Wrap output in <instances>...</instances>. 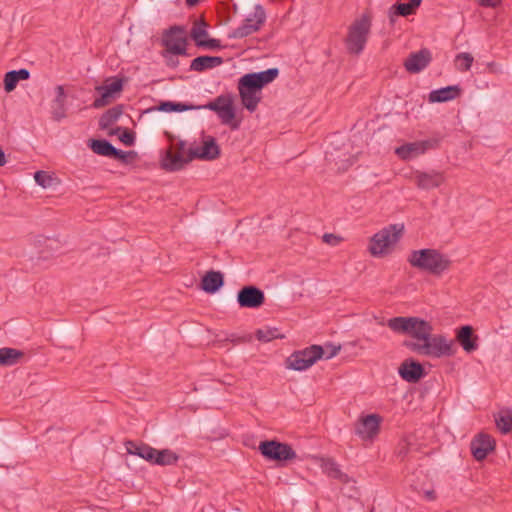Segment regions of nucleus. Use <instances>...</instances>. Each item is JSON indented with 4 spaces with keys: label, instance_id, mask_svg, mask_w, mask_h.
Segmentation results:
<instances>
[{
    "label": "nucleus",
    "instance_id": "1",
    "mask_svg": "<svg viewBox=\"0 0 512 512\" xmlns=\"http://www.w3.org/2000/svg\"><path fill=\"white\" fill-rule=\"evenodd\" d=\"M387 326L396 333L408 334L413 340H405L403 346L410 351L431 358L449 357L455 354L453 341L444 335H433L432 325L418 317H393L387 321Z\"/></svg>",
    "mask_w": 512,
    "mask_h": 512
},
{
    "label": "nucleus",
    "instance_id": "2",
    "mask_svg": "<svg viewBox=\"0 0 512 512\" xmlns=\"http://www.w3.org/2000/svg\"><path fill=\"white\" fill-rule=\"evenodd\" d=\"M279 75L278 68H269L260 72L243 75L238 81V90L243 106L254 112L261 100L260 92L264 86L273 82Z\"/></svg>",
    "mask_w": 512,
    "mask_h": 512
},
{
    "label": "nucleus",
    "instance_id": "3",
    "mask_svg": "<svg viewBox=\"0 0 512 512\" xmlns=\"http://www.w3.org/2000/svg\"><path fill=\"white\" fill-rule=\"evenodd\" d=\"M407 261L413 268L434 276L442 275L451 266V260L447 255L432 248L411 251Z\"/></svg>",
    "mask_w": 512,
    "mask_h": 512
},
{
    "label": "nucleus",
    "instance_id": "4",
    "mask_svg": "<svg viewBox=\"0 0 512 512\" xmlns=\"http://www.w3.org/2000/svg\"><path fill=\"white\" fill-rule=\"evenodd\" d=\"M372 21L368 14L357 18L348 28L345 39L346 49L350 54L359 55L365 48L371 30Z\"/></svg>",
    "mask_w": 512,
    "mask_h": 512
},
{
    "label": "nucleus",
    "instance_id": "5",
    "mask_svg": "<svg viewBox=\"0 0 512 512\" xmlns=\"http://www.w3.org/2000/svg\"><path fill=\"white\" fill-rule=\"evenodd\" d=\"M404 232V224H390L374 234L369 245V252L376 257L388 253L391 246L395 245Z\"/></svg>",
    "mask_w": 512,
    "mask_h": 512
},
{
    "label": "nucleus",
    "instance_id": "6",
    "mask_svg": "<svg viewBox=\"0 0 512 512\" xmlns=\"http://www.w3.org/2000/svg\"><path fill=\"white\" fill-rule=\"evenodd\" d=\"M324 349L320 345H311L293 352L286 359V367L295 371H303L311 367L317 360L323 358Z\"/></svg>",
    "mask_w": 512,
    "mask_h": 512
},
{
    "label": "nucleus",
    "instance_id": "7",
    "mask_svg": "<svg viewBox=\"0 0 512 512\" xmlns=\"http://www.w3.org/2000/svg\"><path fill=\"white\" fill-rule=\"evenodd\" d=\"M259 451L266 459L278 462L293 460L297 457L296 452L289 444L276 440L260 442Z\"/></svg>",
    "mask_w": 512,
    "mask_h": 512
},
{
    "label": "nucleus",
    "instance_id": "8",
    "mask_svg": "<svg viewBox=\"0 0 512 512\" xmlns=\"http://www.w3.org/2000/svg\"><path fill=\"white\" fill-rule=\"evenodd\" d=\"M185 29L183 26L174 25L165 30L162 38V44L167 52L173 55L187 56V40L183 36Z\"/></svg>",
    "mask_w": 512,
    "mask_h": 512
},
{
    "label": "nucleus",
    "instance_id": "9",
    "mask_svg": "<svg viewBox=\"0 0 512 512\" xmlns=\"http://www.w3.org/2000/svg\"><path fill=\"white\" fill-rule=\"evenodd\" d=\"M438 146V139H427L403 144L395 149V153L403 160H411Z\"/></svg>",
    "mask_w": 512,
    "mask_h": 512
},
{
    "label": "nucleus",
    "instance_id": "10",
    "mask_svg": "<svg viewBox=\"0 0 512 512\" xmlns=\"http://www.w3.org/2000/svg\"><path fill=\"white\" fill-rule=\"evenodd\" d=\"M237 302L241 308L256 309L264 304L265 294L256 286L247 285L238 291Z\"/></svg>",
    "mask_w": 512,
    "mask_h": 512
},
{
    "label": "nucleus",
    "instance_id": "11",
    "mask_svg": "<svg viewBox=\"0 0 512 512\" xmlns=\"http://www.w3.org/2000/svg\"><path fill=\"white\" fill-rule=\"evenodd\" d=\"M415 185L421 190H431L440 187L445 182L444 173L437 170L415 171L413 174Z\"/></svg>",
    "mask_w": 512,
    "mask_h": 512
},
{
    "label": "nucleus",
    "instance_id": "12",
    "mask_svg": "<svg viewBox=\"0 0 512 512\" xmlns=\"http://www.w3.org/2000/svg\"><path fill=\"white\" fill-rule=\"evenodd\" d=\"M123 89V80L122 79H114L112 82L108 83V81L101 86L96 87V91L100 93V97L96 98L92 107L95 109H100L108 105L113 99L114 94L121 92Z\"/></svg>",
    "mask_w": 512,
    "mask_h": 512
},
{
    "label": "nucleus",
    "instance_id": "13",
    "mask_svg": "<svg viewBox=\"0 0 512 512\" xmlns=\"http://www.w3.org/2000/svg\"><path fill=\"white\" fill-rule=\"evenodd\" d=\"M382 418L377 414L362 417L356 424L355 433L363 440L373 439L380 430Z\"/></svg>",
    "mask_w": 512,
    "mask_h": 512
},
{
    "label": "nucleus",
    "instance_id": "14",
    "mask_svg": "<svg viewBox=\"0 0 512 512\" xmlns=\"http://www.w3.org/2000/svg\"><path fill=\"white\" fill-rule=\"evenodd\" d=\"M400 377L408 383H417L425 376V370L421 363L412 358L405 359L398 368Z\"/></svg>",
    "mask_w": 512,
    "mask_h": 512
},
{
    "label": "nucleus",
    "instance_id": "15",
    "mask_svg": "<svg viewBox=\"0 0 512 512\" xmlns=\"http://www.w3.org/2000/svg\"><path fill=\"white\" fill-rule=\"evenodd\" d=\"M495 448V440L488 434H479L470 444L473 457L477 461L484 460L487 455Z\"/></svg>",
    "mask_w": 512,
    "mask_h": 512
},
{
    "label": "nucleus",
    "instance_id": "16",
    "mask_svg": "<svg viewBox=\"0 0 512 512\" xmlns=\"http://www.w3.org/2000/svg\"><path fill=\"white\" fill-rule=\"evenodd\" d=\"M220 155V148L212 136L206 137L201 147L190 148V159L215 160Z\"/></svg>",
    "mask_w": 512,
    "mask_h": 512
},
{
    "label": "nucleus",
    "instance_id": "17",
    "mask_svg": "<svg viewBox=\"0 0 512 512\" xmlns=\"http://www.w3.org/2000/svg\"><path fill=\"white\" fill-rule=\"evenodd\" d=\"M432 60L430 50L423 48L417 52H413L404 61L405 69L410 73H418L425 69Z\"/></svg>",
    "mask_w": 512,
    "mask_h": 512
},
{
    "label": "nucleus",
    "instance_id": "18",
    "mask_svg": "<svg viewBox=\"0 0 512 512\" xmlns=\"http://www.w3.org/2000/svg\"><path fill=\"white\" fill-rule=\"evenodd\" d=\"M192 160L193 159H190V149L187 155L169 150L162 160V167L167 171H179Z\"/></svg>",
    "mask_w": 512,
    "mask_h": 512
},
{
    "label": "nucleus",
    "instance_id": "19",
    "mask_svg": "<svg viewBox=\"0 0 512 512\" xmlns=\"http://www.w3.org/2000/svg\"><path fill=\"white\" fill-rule=\"evenodd\" d=\"M456 339L467 353H471L478 348V337L474 335L473 328L470 325L462 326L457 331Z\"/></svg>",
    "mask_w": 512,
    "mask_h": 512
},
{
    "label": "nucleus",
    "instance_id": "20",
    "mask_svg": "<svg viewBox=\"0 0 512 512\" xmlns=\"http://www.w3.org/2000/svg\"><path fill=\"white\" fill-rule=\"evenodd\" d=\"M461 94L458 85L446 86L429 93L428 100L431 103H442L456 99Z\"/></svg>",
    "mask_w": 512,
    "mask_h": 512
},
{
    "label": "nucleus",
    "instance_id": "21",
    "mask_svg": "<svg viewBox=\"0 0 512 512\" xmlns=\"http://www.w3.org/2000/svg\"><path fill=\"white\" fill-rule=\"evenodd\" d=\"M126 450L131 455H136L153 464L156 449L145 443H137L134 441H127L125 443Z\"/></svg>",
    "mask_w": 512,
    "mask_h": 512
},
{
    "label": "nucleus",
    "instance_id": "22",
    "mask_svg": "<svg viewBox=\"0 0 512 512\" xmlns=\"http://www.w3.org/2000/svg\"><path fill=\"white\" fill-rule=\"evenodd\" d=\"M224 63V59L220 56L203 55L194 58L190 64V70L195 72H203L213 69Z\"/></svg>",
    "mask_w": 512,
    "mask_h": 512
},
{
    "label": "nucleus",
    "instance_id": "23",
    "mask_svg": "<svg viewBox=\"0 0 512 512\" xmlns=\"http://www.w3.org/2000/svg\"><path fill=\"white\" fill-rule=\"evenodd\" d=\"M224 285V276L220 271L210 270L201 280V288L206 293L213 294Z\"/></svg>",
    "mask_w": 512,
    "mask_h": 512
},
{
    "label": "nucleus",
    "instance_id": "24",
    "mask_svg": "<svg viewBox=\"0 0 512 512\" xmlns=\"http://www.w3.org/2000/svg\"><path fill=\"white\" fill-rule=\"evenodd\" d=\"M56 96L52 102L51 113L52 117L55 121H61L66 117V94L64 91V87L62 85H58L55 88Z\"/></svg>",
    "mask_w": 512,
    "mask_h": 512
},
{
    "label": "nucleus",
    "instance_id": "25",
    "mask_svg": "<svg viewBox=\"0 0 512 512\" xmlns=\"http://www.w3.org/2000/svg\"><path fill=\"white\" fill-rule=\"evenodd\" d=\"M257 17L258 20L256 21V24H245L243 22L241 26L237 27L229 34V38L241 39L259 31L263 25L262 12H258Z\"/></svg>",
    "mask_w": 512,
    "mask_h": 512
},
{
    "label": "nucleus",
    "instance_id": "26",
    "mask_svg": "<svg viewBox=\"0 0 512 512\" xmlns=\"http://www.w3.org/2000/svg\"><path fill=\"white\" fill-rule=\"evenodd\" d=\"M123 109L124 106L122 104H118L105 111L99 119V128L106 130L116 123L123 114Z\"/></svg>",
    "mask_w": 512,
    "mask_h": 512
},
{
    "label": "nucleus",
    "instance_id": "27",
    "mask_svg": "<svg viewBox=\"0 0 512 512\" xmlns=\"http://www.w3.org/2000/svg\"><path fill=\"white\" fill-rule=\"evenodd\" d=\"M89 147L94 153L101 156L113 158L114 154L117 153V148L105 139H91Z\"/></svg>",
    "mask_w": 512,
    "mask_h": 512
},
{
    "label": "nucleus",
    "instance_id": "28",
    "mask_svg": "<svg viewBox=\"0 0 512 512\" xmlns=\"http://www.w3.org/2000/svg\"><path fill=\"white\" fill-rule=\"evenodd\" d=\"M24 353L15 348L4 347L0 349V366H13L17 364L21 358H23Z\"/></svg>",
    "mask_w": 512,
    "mask_h": 512
},
{
    "label": "nucleus",
    "instance_id": "29",
    "mask_svg": "<svg viewBox=\"0 0 512 512\" xmlns=\"http://www.w3.org/2000/svg\"><path fill=\"white\" fill-rule=\"evenodd\" d=\"M221 120L222 124L230 125L231 129L236 130L239 128V122L235 121V110L233 106V100L221 107L216 113Z\"/></svg>",
    "mask_w": 512,
    "mask_h": 512
},
{
    "label": "nucleus",
    "instance_id": "30",
    "mask_svg": "<svg viewBox=\"0 0 512 512\" xmlns=\"http://www.w3.org/2000/svg\"><path fill=\"white\" fill-rule=\"evenodd\" d=\"M206 28L207 23L203 19L194 22L190 31V37L197 47H200L201 44L208 39L209 33Z\"/></svg>",
    "mask_w": 512,
    "mask_h": 512
},
{
    "label": "nucleus",
    "instance_id": "31",
    "mask_svg": "<svg viewBox=\"0 0 512 512\" xmlns=\"http://www.w3.org/2000/svg\"><path fill=\"white\" fill-rule=\"evenodd\" d=\"M497 428L502 434H508L512 430V409H502L497 416H495Z\"/></svg>",
    "mask_w": 512,
    "mask_h": 512
},
{
    "label": "nucleus",
    "instance_id": "32",
    "mask_svg": "<svg viewBox=\"0 0 512 512\" xmlns=\"http://www.w3.org/2000/svg\"><path fill=\"white\" fill-rule=\"evenodd\" d=\"M178 460L179 456L174 451L170 449H156L153 465L168 466L175 464Z\"/></svg>",
    "mask_w": 512,
    "mask_h": 512
},
{
    "label": "nucleus",
    "instance_id": "33",
    "mask_svg": "<svg viewBox=\"0 0 512 512\" xmlns=\"http://www.w3.org/2000/svg\"><path fill=\"white\" fill-rule=\"evenodd\" d=\"M323 470L324 472L331 478H335V479H338L340 480L341 482H348L349 481V477L347 474L341 472L338 464L331 460V459H328L326 461H324L323 463Z\"/></svg>",
    "mask_w": 512,
    "mask_h": 512
},
{
    "label": "nucleus",
    "instance_id": "34",
    "mask_svg": "<svg viewBox=\"0 0 512 512\" xmlns=\"http://www.w3.org/2000/svg\"><path fill=\"white\" fill-rule=\"evenodd\" d=\"M193 109H196V106L171 101L161 102L158 107V110L162 112H184Z\"/></svg>",
    "mask_w": 512,
    "mask_h": 512
},
{
    "label": "nucleus",
    "instance_id": "35",
    "mask_svg": "<svg viewBox=\"0 0 512 512\" xmlns=\"http://www.w3.org/2000/svg\"><path fill=\"white\" fill-rule=\"evenodd\" d=\"M474 58L473 56L468 52H462L456 55L455 57V66L457 70L461 72L469 71L472 64H473Z\"/></svg>",
    "mask_w": 512,
    "mask_h": 512
},
{
    "label": "nucleus",
    "instance_id": "36",
    "mask_svg": "<svg viewBox=\"0 0 512 512\" xmlns=\"http://www.w3.org/2000/svg\"><path fill=\"white\" fill-rule=\"evenodd\" d=\"M230 101H232L231 97L220 95L206 105L196 106V109H208L217 113L221 107L225 106V104H228Z\"/></svg>",
    "mask_w": 512,
    "mask_h": 512
},
{
    "label": "nucleus",
    "instance_id": "37",
    "mask_svg": "<svg viewBox=\"0 0 512 512\" xmlns=\"http://www.w3.org/2000/svg\"><path fill=\"white\" fill-rule=\"evenodd\" d=\"M284 336L279 333L277 328L258 329L256 331V338L262 342H270L273 339L283 338Z\"/></svg>",
    "mask_w": 512,
    "mask_h": 512
},
{
    "label": "nucleus",
    "instance_id": "38",
    "mask_svg": "<svg viewBox=\"0 0 512 512\" xmlns=\"http://www.w3.org/2000/svg\"><path fill=\"white\" fill-rule=\"evenodd\" d=\"M393 9V13L398 16L406 17L412 14H415L417 7L411 5L410 3H396L391 6Z\"/></svg>",
    "mask_w": 512,
    "mask_h": 512
},
{
    "label": "nucleus",
    "instance_id": "39",
    "mask_svg": "<svg viewBox=\"0 0 512 512\" xmlns=\"http://www.w3.org/2000/svg\"><path fill=\"white\" fill-rule=\"evenodd\" d=\"M34 179H35V182L43 188L51 187L55 180V178L52 175H50L48 172L42 171V170L37 171L34 174Z\"/></svg>",
    "mask_w": 512,
    "mask_h": 512
},
{
    "label": "nucleus",
    "instance_id": "40",
    "mask_svg": "<svg viewBox=\"0 0 512 512\" xmlns=\"http://www.w3.org/2000/svg\"><path fill=\"white\" fill-rule=\"evenodd\" d=\"M261 13L262 12V15H263V24L265 23V20H266V13H265V10L264 8L262 7V5L260 4H256L254 6V11L253 13L249 14L246 19L244 20V23L245 24H256V21L258 20V17H257V14Z\"/></svg>",
    "mask_w": 512,
    "mask_h": 512
},
{
    "label": "nucleus",
    "instance_id": "41",
    "mask_svg": "<svg viewBox=\"0 0 512 512\" xmlns=\"http://www.w3.org/2000/svg\"><path fill=\"white\" fill-rule=\"evenodd\" d=\"M18 82L19 81L12 71L7 72L4 76V90L7 93L12 92L16 88Z\"/></svg>",
    "mask_w": 512,
    "mask_h": 512
},
{
    "label": "nucleus",
    "instance_id": "42",
    "mask_svg": "<svg viewBox=\"0 0 512 512\" xmlns=\"http://www.w3.org/2000/svg\"><path fill=\"white\" fill-rule=\"evenodd\" d=\"M137 156V153L135 151H122L120 149H117V153L114 154L113 158L118 159L122 161L123 163L127 164L131 161V159L135 158Z\"/></svg>",
    "mask_w": 512,
    "mask_h": 512
},
{
    "label": "nucleus",
    "instance_id": "43",
    "mask_svg": "<svg viewBox=\"0 0 512 512\" xmlns=\"http://www.w3.org/2000/svg\"><path fill=\"white\" fill-rule=\"evenodd\" d=\"M199 48L217 50L223 48L221 41L215 38L206 39Z\"/></svg>",
    "mask_w": 512,
    "mask_h": 512
},
{
    "label": "nucleus",
    "instance_id": "44",
    "mask_svg": "<svg viewBox=\"0 0 512 512\" xmlns=\"http://www.w3.org/2000/svg\"><path fill=\"white\" fill-rule=\"evenodd\" d=\"M322 240L324 243L328 244V245H331V246H337L341 243V241L343 240L342 237L336 235V234H333V233H325L323 236H322Z\"/></svg>",
    "mask_w": 512,
    "mask_h": 512
},
{
    "label": "nucleus",
    "instance_id": "45",
    "mask_svg": "<svg viewBox=\"0 0 512 512\" xmlns=\"http://www.w3.org/2000/svg\"><path fill=\"white\" fill-rule=\"evenodd\" d=\"M324 349V356L326 359H331L332 357L336 356L338 352L340 351V346H334L332 344H328L325 346Z\"/></svg>",
    "mask_w": 512,
    "mask_h": 512
},
{
    "label": "nucleus",
    "instance_id": "46",
    "mask_svg": "<svg viewBox=\"0 0 512 512\" xmlns=\"http://www.w3.org/2000/svg\"><path fill=\"white\" fill-rule=\"evenodd\" d=\"M120 140L125 144V145H128V146H132L135 142V136H134V133L125 129L122 133V135L120 136Z\"/></svg>",
    "mask_w": 512,
    "mask_h": 512
},
{
    "label": "nucleus",
    "instance_id": "47",
    "mask_svg": "<svg viewBox=\"0 0 512 512\" xmlns=\"http://www.w3.org/2000/svg\"><path fill=\"white\" fill-rule=\"evenodd\" d=\"M11 71H12V73H14V75L18 81L27 80L30 77V72L25 68H22L19 70H11Z\"/></svg>",
    "mask_w": 512,
    "mask_h": 512
},
{
    "label": "nucleus",
    "instance_id": "48",
    "mask_svg": "<svg viewBox=\"0 0 512 512\" xmlns=\"http://www.w3.org/2000/svg\"><path fill=\"white\" fill-rule=\"evenodd\" d=\"M501 2L502 0H479L481 6L491 8L497 7Z\"/></svg>",
    "mask_w": 512,
    "mask_h": 512
},
{
    "label": "nucleus",
    "instance_id": "49",
    "mask_svg": "<svg viewBox=\"0 0 512 512\" xmlns=\"http://www.w3.org/2000/svg\"><path fill=\"white\" fill-rule=\"evenodd\" d=\"M177 152L182 153L185 155L186 152V142L185 141H179L177 144Z\"/></svg>",
    "mask_w": 512,
    "mask_h": 512
},
{
    "label": "nucleus",
    "instance_id": "50",
    "mask_svg": "<svg viewBox=\"0 0 512 512\" xmlns=\"http://www.w3.org/2000/svg\"><path fill=\"white\" fill-rule=\"evenodd\" d=\"M397 16H398V15H397V14H394V13H393V9L390 7L389 12H388V17H389V21H390V24H391V25H394V23H395V18H396Z\"/></svg>",
    "mask_w": 512,
    "mask_h": 512
},
{
    "label": "nucleus",
    "instance_id": "51",
    "mask_svg": "<svg viewBox=\"0 0 512 512\" xmlns=\"http://www.w3.org/2000/svg\"><path fill=\"white\" fill-rule=\"evenodd\" d=\"M425 497H426V499H428L430 501H433V500H435L436 495H435V492L433 490H427L425 492Z\"/></svg>",
    "mask_w": 512,
    "mask_h": 512
},
{
    "label": "nucleus",
    "instance_id": "52",
    "mask_svg": "<svg viewBox=\"0 0 512 512\" xmlns=\"http://www.w3.org/2000/svg\"><path fill=\"white\" fill-rule=\"evenodd\" d=\"M7 163L6 155L2 148H0V167L4 166Z\"/></svg>",
    "mask_w": 512,
    "mask_h": 512
},
{
    "label": "nucleus",
    "instance_id": "53",
    "mask_svg": "<svg viewBox=\"0 0 512 512\" xmlns=\"http://www.w3.org/2000/svg\"><path fill=\"white\" fill-rule=\"evenodd\" d=\"M422 0H409V3L415 7H419L421 5Z\"/></svg>",
    "mask_w": 512,
    "mask_h": 512
},
{
    "label": "nucleus",
    "instance_id": "54",
    "mask_svg": "<svg viewBox=\"0 0 512 512\" xmlns=\"http://www.w3.org/2000/svg\"><path fill=\"white\" fill-rule=\"evenodd\" d=\"M199 0H186V4L190 7L197 5Z\"/></svg>",
    "mask_w": 512,
    "mask_h": 512
},
{
    "label": "nucleus",
    "instance_id": "55",
    "mask_svg": "<svg viewBox=\"0 0 512 512\" xmlns=\"http://www.w3.org/2000/svg\"><path fill=\"white\" fill-rule=\"evenodd\" d=\"M120 130H121V127H117V128H115V129H112V130L109 132V135H116Z\"/></svg>",
    "mask_w": 512,
    "mask_h": 512
}]
</instances>
